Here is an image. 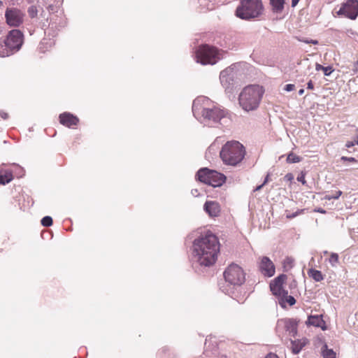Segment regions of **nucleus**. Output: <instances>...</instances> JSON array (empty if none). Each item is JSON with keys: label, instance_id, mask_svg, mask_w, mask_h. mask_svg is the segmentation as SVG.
<instances>
[{"label": "nucleus", "instance_id": "nucleus-13", "mask_svg": "<svg viewBox=\"0 0 358 358\" xmlns=\"http://www.w3.org/2000/svg\"><path fill=\"white\" fill-rule=\"evenodd\" d=\"M24 13L17 8H8L5 12L6 23L10 27H19L22 24Z\"/></svg>", "mask_w": 358, "mask_h": 358}, {"label": "nucleus", "instance_id": "nucleus-49", "mask_svg": "<svg viewBox=\"0 0 358 358\" xmlns=\"http://www.w3.org/2000/svg\"><path fill=\"white\" fill-rule=\"evenodd\" d=\"M168 349L166 348L161 349L158 352L159 356H161V354L165 352Z\"/></svg>", "mask_w": 358, "mask_h": 358}, {"label": "nucleus", "instance_id": "nucleus-54", "mask_svg": "<svg viewBox=\"0 0 358 358\" xmlns=\"http://www.w3.org/2000/svg\"><path fill=\"white\" fill-rule=\"evenodd\" d=\"M355 143H356V144H357V145H358V136H357V140H356V142H355Z\"/></svg>", "mask_w": 358, "mask_h": 358}, {"label": "nucleus", "instance_id": "nucleus-48", "mask_svg": "<svg viewBox=\"0 0 358 358\" xmlns=\"http://www.w3.org/2000/svg\"><path fill=\"white\" fill-rule=\"evenodd\" d=\"M299 0H292V7H294L297 5V3H299Z\"/></svg>", "mask_w": 358, "mask_h": 358}, {"label": "nucleus", "instance_id": "nucleus-1", "mask_svg": "<svg viewBox=\"0 0 358 358\" xmlns=\"http://www.w3.org/2000/svg\"><path fill=\"white\" fill-rule=\"evenodd\" d=\"M220 251V243L215 235L208 232L196 238L192 244V261L201 266L213 265Z\"/></svg>", "mask_w": 358, "mask_h": 358}, {"label": "nucleus", "instance_id": "nucleus-9", "mask_svg": "<svg viewBox=\"0 0 358 358\" xmlns=\"http://www.w3.org/2000/svg\"><path fill=\"white\" fill-rule=\"evenodd\" d=\"M275 331L280 337L284 336L294 337L297 333V322L293 319L285 318L278 320Z\"/></svg>", "mask_w": 358, "mask_h": 358}, {"label": "nucleus", "instance_id": "nucleus-37", "mask_svg": "<svg viewBox=\"0 0 358 358\" xmlns=\"http://www.w3.org/2000/svg\"><path fill=\"white\" fill-rule=\"evenodd\" d=\"M295 88V86L293 84H287L285 86V88L284 90L287 92H291L292 90H294Z\"/></svg>", "mask_w": 358, "mask_h": 358}, {"label": "nucleus", "instance_id": "nucleus-5", "mask_svg": "<svg viewBox=\"0 0 358 358\" xmlns=\"http://www.w3.org/2000/svg\"><path fill=\"white\" fill-rule=\"evenodd\" d=\"M263 8L261 0H241L236 15L243 20L257 18L262 14Z\"/></svg>", "mask_w": 358, "mask_h": 358}, {"label": "nucleus", "instance_id": "nucleus-24", "mask_svg": "<svg viewBox=\"0 0 358 358\" xmlns=\"http://www.w3.org/2000/svg\"><path fill=\"white\" fill-rule=\"evenodd\" d=\"M12 55V51L6 45V43H0V57H4Z\"/></svg>", "mask_w": 358, "mask_h": 358}, {"label": "nucleus", "instance_id": "nucleus-51", "mask_svg": "<svg viewBox=\"0 0 358 358\" xmlns=\"http://www.w3.org/2000/svg\"><path fill=\"white\" fill-rule=\"evenodd\" d=\"M268 175L266 176V177L264 179V181L262 184H264V186L268 182Z\"/></svg>", "mask_w": 358, "mask_h": 358}, {"label": "nucleus", "instance_id": "nucleus-2", "mask_svg": "<svg viewBox=\"0 0 358 358\" xmlns=\"http://www.w3.org/2000/svg\"><path fill=\"white\" fill-rule=\"evenodd\" d=\"M192 113L199 121L209 127H215L226 115L224 110L206 96H199L194 99Z\"/></svg>", "mask_w": 358, "mask_h": 358}, {"label": "nucleus", "instance_id": "nucleus-33", "mask_svg": "<svg viewBox=\"0 0 358 358\" xmlns=\"http://www.w3.org/2000/svg\"><path fill=\"white\" fill-rule=\"evenodd\" d=\"M294 260L290 257H287L284 261L285 266L292 268L293 266Z\"/></svg>", "mask_w": 358, "mask_h": 358}, {"label": "nucleus", "instance_id": "nucleus-10", "mask_svg": "<svg viewBox=\"0 0 358 358\" xmlns=\"http://www.w3.org/2000/svg\"><path fill=\"white\" fill-rule=\"evenodd\" d=\"M287 276L285 274H281L275 278L270 284V289L273 295L278 296L279 303L282 307H285L283 301V296H287V291L282 288V285L286 280Z\"/></svg>", "mask_w": 358, "mask_h": 358}, {"label": "nucleus", "instance_id": "nucleus-22", "mask_svg": "<svg viewBox=\"0 0 358 358\" xmlns=\"http://www.w3.org/2000/svg\"><path fill=\"white\" fill-rule=\"evenodd\" d=\"M218 152V145L216 143H212L206 152V157L209 160Z\"/></svg>", "mask_w": 358, "mask_h": 358}, {"label": "nucleus", "instance_id": "nucleus-55", "mask_svg": "<svg viewBox=\"0 0 358 358\" xmlns=\"http://www.w3.org/2000/svg\"><path fill=\"white\" fill-rule=\"evenodd\" d=\"M318 211L320 213H324V210H319Z\"/></svg>", "mask_w": 358, "mask_h": 358}, {"label": "nucleus", "instance_id": "nucleus-18", "mask_svg": "<svg viewBox=\"0 0 358 358\" xmlns=\"http://www.w3.org/2000/svg\"><path fill=\"white\" fill-rule=\"evenodd\" d=\"M324 324V322L322 319V315H310L308 317V320L306 321L307 325H312L317 327H322V329H324L322 327V324Z\"/></svg>", "mask_w": 358, "mask_h": 358}, {"label": "nucleus", "instance_id": "nucleus-15", "mask_svg": "<svg viewBox=\"0 0 358 358\" xmlns=\"http://www.w3.org/2000/svg\"><path fill=\"white\" fill-rule=\"evenodd\" d=\"M261 273L267 277H271L275 274V266L273 262L267 257H262L259 262Z\"/></svg>", "mask_w": 358, "mask_h": 358}, {"label": "nucleus", "instance_id": "nucleus-20", "mask_svg": "<svg viewBox=\"0 0 358 358\" xmlns=\"http://www.w3.org/2000/svg\"><path fill=\"white\" fill-rule=\"evenodd\" d=\"M272 10L275 13H281L284 9L285 0H270Z\"/></svg>", "mask_w": 358, "mask_h": 358}, {"label": "nucleus", "instance_id": "nucleus-21", "mask_svg": "<svg viewBox=\"0 0 358 358\" xmlns=\"http://www.w3.org/2000/svg\"><path fill=\"white\" fill-rule=\"evenodd\" d=\"M305 345H306L305 340L291 341V348H292V352L295 355L298 354L301 350V349L303 348V346Z\"/></svg>", "mask_w": 358, "mask_h": 358}, {"label": "nucleus", "instance_id": "nucleus-40", "mask_svg": "<svg viewBox=\"0 0 358 358\" xmlns=\"http://www.w3.org/2000/svg\"><path fill=\"white\" fill-rule=\"evenodd\" d=\"M0 116H1V118H3V119L6 120V119H7V118H8V113H6V112H4V111H1V112H0Z\"/></svg>", "mask_w": 358, "mask_h": 358}, {"label": "nucleus", "instance_id": "nucleus-42", "mask_svg": "<svg viewBox=\"0 0 358 358\" xmlns=\"http://www.w3.org/2000/svg\"><path fill=\"white\" fill-rule=\"evenodd\" d=\"M323 69H324V66L322 65H321L318 63L315 64V70L316 71H320V70L323 71Z\"/></svg>", "mask_w": 358, "mask_h": 358}, {"label": "nucleus", "instance_id": "nucleus-17", "mask_svg": "<svg viewBox=\"0 0 358 358\" xmlns=\"http://www.w3.org/2000/svg\"><path fill=\"white\" fill-rule=\"evenodd\" d=\"M203 210L211 217H217L221 210L220 204L215 201H206Z\"/></svg>", "mask_w": 358, "mask_h": 358}, {"label": "nucleus", "instance_id": "nucleus-52", "mask_svg": "<svg viewBox=\"0 0 358 358\" xmlns=\"http://www.w3.org/2000/svg\"><path fill=\"white\" fill-rule=\"evenodd\" d=\"M304 93V90L303 89H301L299 90V94L301 96V95H303Z\"/></svg>", "mask_w": 358, "mask_h": 358}, {"label": "nucleus", "instance_id": "nucleus-39", "mask_svg": "<svg viewBox=\"0 0 358 358\" xmlns=\"http://www.w3.org/2000/svg\"><path fill=\"white\" fill-rule=\"evenodd\" d=\"M342 161H348L351 162H355L357 160L354 157H341Z\"/></svg>", "mask_w": 358, "mask_h": 358}, {"label": "nucleus", "instance_id": "nucleus-26", "mask_svg": "<svg viewBox=\"0 0 358 358\" xmlns=\"http://www.w3.org/2000/svg\"><path fill=\"white\" fill-rule=\"evenodd\" d=\"M301 161V157L296 155L293 152H290L287 157V162L288 163H298Z\"/></svg>", "mask_w": 358, "mask_h": 358}, {"label": "nucleus", "instance_id": "nucleus-25", "mask_svg": "<svg viewBox=\"0 0 358 358\" xmlns=\"http://www.w3.org/2000/svg\"><path fill=\"white\" fill-rule=\"evenodd\" d=\"M322 356L324 358H335L336 353L333 350L328 349L327 345L325 344L322 348Z\"/></svg>", "mask_w": 358, "mask_h": 358}, {"label": "nucleus", "instance_id": "nucleus-31", "mask_svg": "<svg viewBox=\"0 0 358 358\" xmlns=\"http://www.w3.org/2000/svg\"><path fill=\"white\" fill-rule=\"evenodd\" d=\"M13 165L16 167L15 174H16L17 177H18V178L22 177L24 175V169L22 167L18 166L16 164H13Z\"/></svg>", "mask_w": 358, "mask_h": 358}, {"label": "nucleus", "instance_id": "nucleus-3", "mask_svg": "<svg viewBox=\"0 0 358 358\" xmlns=\"http://www.w3.org/2000/svg\"><path fill=\"white\" fill-rule=\"evenodd\" d=\"M264 93V90L258 85H250L245 87L238 96L241 107L247 112L257 109Z\"/></svg>", "mask_w": 358, "mask_h": 358}, {"label": "nucleus", "instance_id": "nucleus-14", "mask_svg": "<svg viewBox=\"0 0 358 358\" xmlns=\"http://www.w3.org/2000/svg\"><path fill=\"white\" fill-rule=\"evenodd\" d=\"M235 77L236 72L232 66H229L220 72V83L226 90H229L233 87L234 85Z\"/></svg>", "mask_w": 358, "mask_h": 358}, {"label": "nucleus", "instance_id": "nucleus-47", "mask_svg": "<svg viewBox=\"0 0 358 358\" xmlns=\"http://www.w3.org/2000/svg\"><path fill=\"white\" fill-rule=\"evenodd\" d=\"M304 42L306 43H313L315 45L318 43V41L316 40H310V41L307 40V41H305Z\"/></svg>", "mask_w": 358, "mask_h": 358}, {"label": "nucleus", "instance_id": "nucleus-45", "mask_svg": "<svg viewBox=\"0 0 358 358\" xmlns=\"http://www.w3.org/2000/svg\"><path fill=\"white\" fill-rule=\"evenodd\" d=\"M307 88L308 90H313L314 89V85H313V83L312 82V80H310L308 83H307Z\"/></svg>", "mask_w": 358, "mask_h": 358}, {"label": "nucleus", "instance_id": "nucleus-50", "mask_svg": "<svg viewBox=\"0 0 358 358\" xmlns=\"http://www.w3.org/2000/svg\"><path fill=\"white\" fill-rule=\"evenodd\" d=\"M264 187V184H262L259 186H257L254 191H259L260 189H262V188Z\"/></svg>", "mask_w": 358, "mask_h": 358}, {"label": "nucleus", "instance_id": "nucleus-29", "mask_svg": "<svg viewBox=\"0 0 358 358\" xmlns=\"http://www.w3.org/2000/svg\"><path fill=\"white\" fill-rule=\"evenodd\" d=\"M283 301L285 304L287 303L289 306H293L296 303L295 299L292 296L288 295V294L287 296H283Z\"/></svg>", "mask_w": 358, "mask_h": 358}, {"label": "nucleus", "instance_id": "nucleus-8", "mask_svg": "<svg viewBox=\"0 0 358 358\" xmlns=\"http://www.w3.org/2000/svg\"><path fill=\"white\" fill-rule=\"evenodd\" d=\"M226 282L230 285L241 286L245 281V273L243 269L236 264H230L224 272Z\"/></svg>", "mask_w": 358, "mask_h": 358}, {"label": "nucleus", "instance_id": "nucleus-35", "mask_svg": "<svg viewBox=\"0 0 358 358\" xmlns=\"http://www.w3.org/2000/svg\"><path fill=\"white\" fill-rule=\"evenodd\" d=\"M297 180L299 182H301L303 185H305L306 183V181L305 180V174L303 173H301L298 177Z\"/></svg>", "mask_w": 358, "mask_h": 358}, {"label": "nucleus", "instance_id": "nucleus-43", "mask_svg": "<svg viewBox=\"0 0 358 358\" xmlns=\"http://www.w3.org/2000/svg\"><path fill=\"white\" fill-rule=\"evenodd\" d=\"M264 358H279V357L274 353H268Z\"/></svg>", "mask_w": 358, "mask_h": 358}, {"label": "nucleus", "instance_id": "nucleus-38", "mask_svg": "<svg viewBox=\"0 0 358 358\" xmlns=\"http://www.w3.org/2000/svg\"><path fill=\"white\" fill-rule=\"evenodd\" d=\"M301 212H302V210H301V211L298 210V211H296V212H295L294 213H292V214H287L286 217L287 218H289V219H292V218L295 217L298 215H299Z\"/></svg>", "mask_w": 358, "mask_h": 358}, {"label": "nucleus", "instance_id": "nucleus-12", "mask_svg": "<svg viewBox=\"0 0 358 358\" xmlns=\"http://www.w3.org/2000/svg\"><path fill=\"white\" fill-rule=\"evenodd\" d=\"M337 14L344 15L350 20H355L358 16V0H347L342 4Z\"/></svg>", "mask_w": 358, "mask_h": 358}, {"label": "nucleus", "instance_id": "nucleus-6", "mask_svg": "<svg viewBox=\"0 0 358 358\" xmlns=\"http://www.w3.org/2000/svg\"><path fill=\"white\" fill-rule=\"evenodd\" d=\"M196 177L200 182L214 187L222 186L226 180V176L224 174L208 168L199 169Z\"/></svg>", "mask_w": 358, "mask_h": 358}, {"label": "nucleus", "instance_id": "nucleus-27", "mask_svg": "<svg viewBox=\"0 0 358 358\" xmlns=\"http://www.w3.org/2000/svg\"><path fill=\"white\" fill-rule=\"evenodd\" d=\"M41 222L44 227H50L52 224V219L50 216H45L42 218Z\"/></svg>", "mask_w": 358, "mask_h": 358}, {"label": "nucleus", "instance_id": "nucleus-44", "mask_svg": "<svg viewBox=\"0 0 358 358\" xmlns=\"http://www.w3.org/2000/svg\"><path fill=\"white\" fill-rule=\"evenodd\" d=\"M352 70L355 73L358 71V61L354 62Z\"/></svg>", "mask_w": 358, "mask_h": 358}, {"label": "nucleus", "instance_id": "nucleus-11", "mask_svg": "<svg viewBox=\"0 0 358 358\" xmlns=\"http://www.w3.org/2000/svg\"><path fill=\"white\" fill-rule=\"evenodd\" d=\"M4 41L10 50L12 51V54H13L14 52L18 51L22 46L23 43V34L18 29L11 30Z\"/></svg>", "mask_w": 358, "mask_h": 358}, {"label": "nucleus", "instance_id": "nucleus-46", "mask_svg": "<svg viewBox=\"0 0 358 358\" xmlns=\"http://www.w3.org/2000/svg\"><path fill=\"white\" fill-rule=\"evenodd\" d=\"M355 145V143L353 141H348L345 144V146L348 148H352Z\"/></svg>", "mask_w": 358, "mask_h": 358}, {"label": "nucleus", "instance_id": "nucleus-41", "mask_svg": "<svg viewBox=\"0 0 358 358\" xmlns=\"http://www.w3.org/2000/svg\"><path fill=\"white\" fill-rule=\"evenodd\" d=\"M191 194L195 197H196L199 195V191L197 189H192L191 191Z\"/></svg>", "mask_w": 358, "mask_h": 358}, {"label": "nucleus", "instance_id": "nucleus-30", "mask_svg": "<svg viewBox=\"0 0 358 358\" xmlns=\"http://www.w3.org/2000/svg\"><path fill=\"white\" fill-rule=\"evenodd\" d=\"M28 14L30 17L34 18L37 16L38 10L35 6H31L28 8Z\"/></svg>", "mask_w": 358, "mask_h": 358}, {"label": "nucleus", "instance_id": "nucleus-32", "mask_svg": "<svg viewBox=\"0 0 358 358\" xmlns=\"http://www.w3.org/2000/svg\"><path fill=\"white\" fill-rule=\"evenodd\" d=\"M338 262V255L336 253H331L329 257V263L335 266Z\"/></svg>", "mask_w": 358, "mask_h": 358}, {"label": "nucleus", "instance_id": "nucleus-4", "mask_svg": "<svg viewBox=\"0 0 358 358\" xmlns=\"http://www.w3.org/2000/svg\"><path fill=\"white\" fill-rule=\"evenodd\" d=\"M245 147L238 141L227 142L220 151V156L226 165L235 166L242 162L245 155Z\"/></svg>", "mask_w": 358, "mask_h": 358}, {"label": "nucleus", "instance_id": "nucleus-19", "mask_svg": "<svg viewBox=\"0 0 358 358\" xmlns=\"http://www.w3.org/2000/svg\"><path fill=\"white\" fill-rule=\"evenodd\" d=\"M13 173L8 170H0V185H6L13 180Z\"/></svg>", "mask_w": 358, "mask_h": 358}, {"label": "nucleus", "instance_id": "nucleus-36", "mask_svg": "<svg viewBox=\"0 0 358 358\" xmlns=\"http://www.w3.org/2000/svg\"><path fill=\"white\" fill-rule=\"evenodd\" d=\"M220 289H222V291L225 293L226 294H228V295H231L233 292H232V289L231 288H227L225 287L224 286H222L220 287Z\"/></svg>", "mask_w": 358, "mask_h": 358}, {"label": "nucleus", "instance_id": "nucleus-23", "mask_svg": "<svg viewBox=\"0 0 358 358\" xmlns=\"http://www.w3.org/2000/svg\"><path fill=\"white\" fill-rule=\"evenodd\" d=\"M308 275L316 282H320L324 279L322 272L313 268L309 269Z\"/></svg>", "mask_w": 358, "mask_h": 358}, {"label": "nucleus", "instance_id": "nucleus-28", "mask_svg": "<svg viewBox=\"0 0 358 358\" xmlns=\"http://www.w3.org/2000/svg\"><path fill=\"white\" fill-rule=\"evenodd\" d=\"M342 194V192L338 190L335 194H329L325 196V199L330 201L331 199H338Z\"/></svg>", "mask_w": 358, "mask_h": 358}, {"label": "nucleus", "instance_id": "nucleus-53", "mask_svg": "<svg viewBox=\"0 0 358 358\" xmlns=\"http://www.w3.org/2000/svg\"><path fill=\"white\" fill-rule=\"evenodd\" d=\"M285 177L287 178L288 180L292 179V176L289 173L287 174Z\"/></svg>", "mask_w": 358, "mask_h": 358}, {"label": "nucleus", "instance_id": "nucleus-7", "mask_svg": "<svg viewBox=\"0 0 358 358\" xmlns=\"http://www.w3.org/2000/svg\"><path fill=\"white\" fill-rule=\"evenodd\" d=\"M220 59L217 49L208 45L200 46L196 52V62L202 65L215 64Z\"/></svg>", "mask_w": 358, "mask_h": 358}, {"label": "nucleus", "instance_id": "nucleus-16", "mask_svg": "<svg viewBox=\"0 0 358 358\" xmlns=\"http://www.w3.org/2000/svg\"><path fill=\"white\" fill-rule=\"evenodd\" d=\"M59 119L60 124L69 128L76 126L79 122V119L76 116L68 112L60 114Z\"/></svg>", "mask_w": 358, "mask_h": 358}, {"label": "nucleus", "instance_id": "nucleus-34", "mask_svg": "<svg viewBox=\"0 0 358 358\" xmlns=\"http://www.w3.org/2000/svg\"><path fill=\"white\" fill-rule=\"evenodd\" d=\"M333 71L334 70L331 66H324L323 72L324 76H329Z\"/></svg>", "mask_w": 358, "mask_h": 358}]
</instances>
